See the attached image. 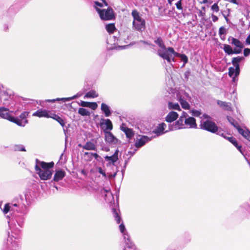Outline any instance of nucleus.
<instances>
[{
	"instance_id": "nucleus-55",
	"label": "nucleus",
	"mask_w": 250,
	"mask_h": 250,
	"mask_svg": "<svg viewBox=\"0 0 250 250\" xmlns=\"http://www.w3.org/2000/svg\"><path fill=\"white\" fill-rule=\"evenodd\" d=\"M128 160H129V159H128L127 160H125L124 166V167H123V169H122V173L123 175H124V173L125 172V170L126 166L127 165V163L128 162Z\"/></svg>"
},
{
	"instance_id": "nucleus-23",
	"label": "nucleus",
	"mask_w": 250,
	"mask_h": 250,
	"mask_svg": "<svg viewBox=\"0 0 250 250\" xmlns=\"http://www.w3.org/2000/svg\"><path fill=\"white\" fill-rule=\"evenodd\" d=\"M177 100H181V99L184 100L190 101L191 97L189 94L185 91H181L176 94Z\"/></svg>"
},
{
	"instance_id": "nucleus-1",
	"label": "nucleus",
	"mask_w": 250,
	"mask_h": 250,
	"mask_svg": "<svg viewBox=\"0 0 250 250\" xmlns=\"http://www.w3.org/2000/svg\"><path fill=\"white\" fill-rule=\"evenodd\" d=\"M12 210L14 212L8 221L11 234L8 232V237L4 246L12 250L18 246L21 228L24 225L25 216L29 211V208L24 203L23 199L20 197L13 200L11 204L8 203L4 205L3 212L5 214Z\"/></svg>"
},
{
	"instance_id": "nucleus-45",
	"label": "nucleus",
	"mask_w": 250,
	"mask_h": 250,
	"mask_svg": "<svg viewBox=\"0 0 250 250\" xmlns=\"http://www.w3.org/2000/svg\"><path fill=\"white\" fill-rule=\"evenodd\" d=\"M191 113L192 116L197 117H199L202 114V112L201 111L197 110L196 109L191 110Z\"/></svg>"
},
{
	"instance_id": "nucleus-26",
	"label": "nucleus",
	"mask_w": 250,
	"mask_h": 250,
	"mask_svg": "<svg viewBox=\"0 0 250 250\" xmlns=\"http://www.w3.org/2000/svg\"><path fill=\"white\" fill-rule=\"evenodd\" d=\"M97 171H98V172L100 173V174H101L104 178H105V179L107 178V176L105 172L104 171V170L103 169V168L101 167H97ZM117 173V171H116L113 174H111V173L109 174L108 175V178L109 179L114 178L116 176Z\"/></svg>"
},
{
	"instance_id": "nucleus-36",
	"label": "nucleus",
	"mask_w": 250,
	"mask_h": 250,
	"mask_svg": "<svg viewBox=\"0 0 250 250\" xmlns=\"http://www.w3.org/2000/svg\"><path fill=\"white\" fill-rule=\"evenodd\" d=\"M166 51L167 52V53H169L171 55H173L174 57L180 58L181 56L183 55V54H180L179 53L176 52L174 50V48L172 47H168Z\"/></svg>"
},
{
	"instance_id": "nucleus-46",
	"label": "nucleus",
	"mask_w": 250,
	"mask_h": 250,
	"mask_svg": "<svg viewBox=\"0 0 250 250\" xmlns=\"http://www.w3.org/2000/svg\"><path fill=\"white\" fill-rule=\"evenodd\" d=\"M175 5L178 10L183 11V7L182 6V0H179L175 3Z\"/></svg>"
},
{
	"instance_id": "nucleus-59",
	"label": "nucleus",
	"mask_w": 250,
	"mask_h": 250,
	"mask_svg": "<svg viewBox=\"0 0 250 250\" xmlns=\"http://www.w3.org/2000/svg\"><path fill=\"white\" fill-rule=\"evenodd\" d=\"M190 74V70H187L185 72L184 77L186 80H188Z\"/></svg>"
},
{
	"instance_id": "nucleus-42",
	"label": "nucleus",
	"mask_w": 250,
	"mask_h": 250,
	"mask_svg": "<svg viewBox=\"0 0 250 250\" xmlns=\"http://www.w3.org/2000/svg\"><path fill=\"white\" fill-rule=\"evenodd\" d=\"M106 29L109 33H112L115 29V27L114 24H108L106 25Z\"/></svg>"
},
{
	"instance_id": "nucleus-11",
	"label": "nucleus",
	"mask_w": 250,
	"mask_h": 250,
	"mask_svg": "<svg viewBox=\"0 0 250 250\" xmlns=\"http://www.w3.org/2000/svg\"><path fill=\"white\" fill-rule=\"evenodd\" d=\"M0 117L11 122H13L14 119V117L9 113V109L5 107H0Z\"/></svg>"
},
{
	"instance_id": "nucleus-28",
	"label": "nucleus",
	"mask_w": 250,
	"mask_h": 250,
	"mask_svg": "<svg viewBox=\"0 0 250 250\" xmlns=\"http://www.w3.org/2000/svg\"><path fill=\"white\" fill-rule=\"evenodd\" d=\"M102 193L103 194H104V198L106 201L109 202L110 201V198H111V200L113 199V196L112 193L110 191V189L104 188L103 190L102 191Z\"/></svg>"
},
{
	"instance_id": "nucleus-2",
	"label": "nucleus",
	"mask_w": 250,
	"mask_h": 250,
	"mask_svg": "<svg viewBox=\"0 0 250 250\" xmlns=\"http://www.w3.org/2000/svg\"><path fill=\"white\" fill-rule=\"evenodd\" d=\"M36 163L35 170L40 179L42 180L50 179L53 174L52 168L54 165V162L46 163L43 161H40L37 159Z\"/></svg>"
},
{
	"instance_id": "nucleus-48",
	"label": "nucleus",
	"mask_w": 250,
	"mask_h": 250,
	"mask_svg": "<svg viewBox=\"0 0 250 250\" xmlns=\"http://www.w3.org/2000/svg\"><path fill=\"white\" fill-rule=\"evenodd\" d=\"M227 140L231 143L234 146H238V143L236 139L233 137H228Z\"/></svg>"
},
{
	"instance_id": "nucleus-37",
	"label": "nucleus",
	"mask_w": 250,
	"mask_h": 250,
	"mask_svg": "<svg viewBox=\"0 0 250 250\" xmlns=\"http://www.w3.org/2000/svg\"><path fill=\"white\" fill-rule=\"evenodd\" d=\"M227 119L228 121L229 122V123L232 125H233L235 128L239 127V125L237 121H236L232 117L229 116H227Z\"/></svg>"
},
{
	"instance_id": "nucleus-3",
	"label": "nucleus",
	"mask_w": 250,
	"mask_h": 250,
	"mask_svg": "<svg viewBox=\"0 0 250 250\" xmlns=\"http://www.w3.org/2000/svg\"><path fill=\"white\" fill-rule=\"evenodd\" d=\"M228 41L230 43L235 46V47L233 49L231 46L229 44H222L223 46L222 48L227 54L229 55L233 54H238L242 52V49L244 48V45L239 40L229 36L228 38Z\"/></svg>"
},
{
	"instance_id": "nucleus-34",
	"label": "nucleus",
	"mask_w": 250,
	"mask_h": 250,
	"mask_svg": "<svg viewBox=\"0 0 250 250\" xmlns=\"http://www.w3.org/2000/svg\"><path fill=\"white\" fill-rule=\"evenodd\" d=\"M51 117H50V118H53L55 120L57 121L62 126L64 127L65 125V122L61 117L52 113H51Z\"/></svg>"
},
{
	"instance_id": "nucleus-62",
	"label": "nucleus",
	"mask_w": 250,
	"mask_h": 250,
	"mask_svg": "<svg viewBox=\"0 0 250 250\" xmlns=\"http://www.w3.org/2000/svg\"><path fill=\"white\" fill-rule=\"evenodd\" d=\"M139 42H142V43H143L144 44H147L149 46H153L154 45L151 43L148 42V41H146L141 40L139 41Z\"/></svg>"
},
{
	"instance_id": "nucleus-38",
	"label": "nucleus",
	"mask_w": 250,
	"mask_h": 250,
	"mask_svg": "<svg viewBox=\"0 0 250 250\" xmlns=\"http://www.w3.org/2000/svg\"><path fill=\"white\" fill-rule=\"evenodd\" d=\"M181 106L182 107L185 109H189L190 108V105L188 103V100H184L181 99V100H178Z\"/></svg>"
},
{
	"instance_id": "nucleus-33",
	"label": "nucleus",
	"mask_w": 250,
	"mask_h": 250,
	"mask_svg": "<svg viewBox=\"0 0 250 250\" xmlns=\"http://www.w3.org/2000/svg\"><path fill=\"white\" fill-rule=\"evenodd\" d=\"M167 108L169 110H180V107L179 104L177 103H173L172 102H168L167 103Z\"/></svg>"
},
{
	"instance_id": "nucleus-56",
	"label": "nucleus",
	"mask_w": 250,
	"mask_h": 250,
	"mask_svg": "<svg viewBox=\"0 0 250 250\" xmlns=\"http://www.w3.org/2000/svg\"><path fill=\"white\" fill-rule=\"evenodd\" d=\"M234 70H235V75H235L236 76H238L240 74V66L235 67Z\"/></svg>"
},
{
	"instance_id": "nucleus-25",
	"label": "nucleus",
	"mask_w": 250,
	"mask_h": 250,
	"mask_svg": "<svg viewBox=\"0 0 250 250\" xmlns=\"http://www.w3.org/2000/svg\"><path fill=\"white\" fill-rule=\"evenodd\" d=\"M238 132L242 135L245 138L247 139L250 142V131L247 129L246 130H244L242 128L240 127V125H239L238 127H237Z\"/></svg>"
},
{
	"instance_id": "nucleus-22",
	"label": "nucleus",
	"mask_w": 250,
	"mask_h": 250,
	"mask_svg": "<svg viewBox=\"0 0 250 250\" xmlns=\"http://www.w3.org/2000/svg\"><path fill=\"white\" fill-rule=\"evenodd\" d=\"M178 118V114L176 112L170 111L166 116L165 121L168 123H171L174 122Z\"/></svg>"
},
{
	"instance_id": "nucleus-57",
	"label": "nucleus",
	"mask_w": 250,
	"mask_h": 250,
	"mask_svg": "<svg viewBox=\"0 0 250 250\" xmlns=\"http://www.w3.org/2000/svg\"><path fill=\"white\" fill-rule=\"evenodd\" d=\"M20 238H21V237L20 236V238H19V243H18V247H17L16 248L14 249H8V248H6L5 246H4V244H3V248L5 250H16L17 249L19 248V245H20ZM5 242H6V240H5L4 242H3V243H4Z\"/></svg>"
},
{
	"instance_id": "nucleus-8",
	"label": "nucleus",
	"mask_w": 250,
	"mask_h": 250,
	"mask_svg": "<svg viewBox=\"0 0 250 250\" xmlns=\"http://www.w3.org/2000/svg\"><path fill=\"white\" fill-rule=\"evenodd\" d=\"M105 141L111 145L121 144V142L111 132L104 131Z\"/></svg>"
},
{
	"instance_id": "nucleus-24",
	"label": "nucleus",
	"mask_w": 250,
	"mask_h": 250,
	"mask_svg": "<svg viewBox=\"0 0 250 250\" xmlns=\"http://www.w3.org/2000/svg\"><path fill=\"white\" fill-rule=\"evenodd\" d=\"M80 95H79L78 94H77L71 97L57 98L56 99H52V100H46V102H49V103H54L55 101H61V100L63 102L70 101L72 100L78 98L79 96H80Z\"/></svg>"
},
{
	"instance_id": "nucleus-49",
	"label": "nucleus",
	"mask_w": 250,
	"mask_h": 250,
	"mask_svg": "<svg viewBox=\"0 0 250 250\" xmlns=\"http://www.w3.org/2000/svg\"><path fill=\"white\" fill-rule=\"evenodd\" d=\"M215 133L227 139L228 137L226 136V134L225 133L223 132L222 130L221 129H219L218 127L217 129V132H215Z\"/></svg>"
},
{
	"instance_id": "nucleus-20",
	"label": "nucleus",
	"mask_w": 250,
	"mask_h": 250,
	"mask_svg": "<svg viewBox=\"0 0 250 250\" xmlns=\"http://www.w3.org/2000/svg\"><path fill=\"white\" fill-rule=\"evenodd\" d=\"M217 104L224 110L232 111V105L230 103L217 100Z\"/></svg>"
},
{
	"instance_id": "nucleus-44",
	"label": "nucleus",
	"mask_w": 250,
	"mask_h": 250,
	"mask_svg": "<svg viewBox=\"0 0 250 250\" xmlns=\"http://www.w3.org/2000/svg\"><path fill=\"white\" fill-rule=\"evenodd\" d=\"M231 78V84L233 85V87H236L237 84V82L238 81V76H236L235 75H234V76H232Z\"/></svg>"
},
{
	"instance_id": "nucleus-40",
	"label": "nucleus",
	"mask_w": 250,
	"mask_h": 250,
	"mask_svg": "<svg viewBox=\"0 0 250 250\" xmlns=\"http://www.w3.org/2000/svg\"><path fill=\"white\" fill-rule=\"evenodd\" d=\"M13 150L16 151H26L25 147L22 145H16L13 146Z\"/></svg>"
},
{
	"instance_id": "nucleus-13",
	"label": "nucleus",
	"mask_w": 250,
	"mask_h": 250,
	"mask_svg": "<svg viewBox=\"0 0 250 250\" xmlns=\"http://www.w3.org/2000/svg\"><path fill=\"white\" fill-rule=\"evenodd\" d=\"M159 56L163 59L164 60H166L167 62L169 63L172 66H173V64L171 63V62H175V57L172 56L169 53H167V52L165 51V52H163V51H159Z\"/></svg>"
},
{
	"instance_id": "nucleus-31",
	"label": "nucleus",
	"mask_w": 250,
	"mask_h": 250,
	"mask_svg": "<svg viewBox=\"0 0 250 250\" xmlns=\"http://www.w3.org/2000/svg\"><path fill=\"white\" fill-rule=\"evenodd\" d=\"M132 16L133 18V21H136L137 22H140L143 21H145V20L142 19L139 15V13L137 11V10L134 9L132 11L131 13Z\"/></svg>"
},
{
	"instance_id": "nucleus-35",
	"label": "nucleus",
	"mask_w": 250,
	"mask_h": 250,
	"mask_svg": "<svg viewBox=\"0 0 250 250\" xmlns=\"http://www.w3.org/2000/svg\"><path fill=\"white\" fill-rule=\"evenodd\" d=\"M243 57L238 56L234 57L232 59V64L234 67L240 66L239 63L244 60Z\"/></svg>"
},
{
	"instance_id": "nucleus-4",
	"label": "nucleus",
	"mask_w": 250,
	"mask_h": 250,
	"mask_svg": "<svg viewBox=\"0 0 250 250\" xmlns=\"http://www.w3.org/2000/svg\"><path fill=\"white\" fill-rule=\"evenodd\" d=\"M95 9L98 13L100 18L103 20L109 21L115 18L114 11L110 7H108L107 9H100L96 7Z\"/></svg>"
},
{
	"instance_id": "nucleus-19",
	"label": "nucleus",
	"mask_w": 250,
	"mask_h": 250,
	"mask_svg": "<svg viewBox=\"0 0 250 250\" xmlns=\"http://www.w3.org/2000/svg\"><path fill=\"white\" fill-rule=\"evenodd\" d=\"M133 28L140 32H142L145 30L146 28V21H143L140 22H137L136 21H133L132 22Z\"/></svg>"
},
{
	"instance_id": "nucleus-21",
	"label": "nucleus",
	"mask_w": 250,
	"mask_h": 250,
	"mask_svg": "<svg viewBox=\"0 0 250 250\" xmlns=\"http://www.w3.org/2000/svg\"><path fill=\"white\" fill-rule=\"evenodd\" d=\"M78 146L87 150H96L97 148L96 145L90 141L87 142L84 145L79 144Z\"/></svg>"
},
{
	"instance_id": "nucleus-7",
	"label": "nucleus",
	"mask_w": 250,
	"mask_h": 250,
	"mask_svg": "<svg viewBox=\"0 0 250 250\" xmlns=\"http://www.w3.org/2000/svg\"><path fill=\"white\" fill-rule=\"evenodd\" d=\"M29 112L24 111L22 112L19 117H14L13 123H15L20 126H24L28 123L27 117Z\"/></svg>"
},
{
	"instance_id": "nucleus-39",
	"label": "nucleus",
	"mask_w": 250,
	"mask_h": 250,
	"mask_svg": "<svg viewBox=\"0 0 250 250\" xmlns=\"http://www.w3.org/2000/svg\"><path fill=\"white\" fill-rule=\"evenodd\" d=\"M78 113L83 116H89L90 114L87 109L82 107L79 108Z\"/></svg>"
},
{
	"instance_id": "nucleus-41",
	"label": "nucleus",
	"mask_w": 250,
	"mask_h": 250,
	"mask_svg": "<svg viewBox=\"0 0 250 250\" xmlns=\"http://www.w3.org/2000/svg\"><path fill=\"white\" fill-rule=\"evenodd\" d=\"M98 94L94 90H90L87 92L85 95V97L87 98H95L98 96Z\"/></svg>"
},
{
	"instance_id": "nucleus-12",
	"label": "nucleus",
	"mask_w": 250,
	"mask_h": 250,
	"mask_svg": "<svg viewBox=\"0 0 250 250\" xmlns=\"http://www.w3.org/2000/svg\"><path fill=\"white\" fill-rule=\"evenodd\" d=\"M154 137H148L147 136L143 135L141 138L135 143V146L137 148H140L144 146L146 144L150 141Z\"/></svg>"
},
{
	"instance_id": "nucleus-53",
	"label": "nucleus",
	"mask_w": 250,
	"mask_h": 250,
	"mask_svg": "<svg viewBox=\"0 0 250 250\" xmlns=\"http://www.w3.org/2000/svg\"><path fill=\"white\" fill-rule=\"evenodd\" d=\"M90 104H91L90 102H85L82 101L80 103V105L83 107H89L90 106Z\"/></svg>"
},
{
	"instance_id": "nucleus-64",
	"label": "nucleus",
	"mask_w": 250,
	"mask_h": 250,
	"mask_svg": "<svg viewBox=\"0 0 250 250\" xmlns=\"http://www.w3.org/2000/svg\"><path fill=\"white\" fill-rule=\"evenodd\" d=\"M246 44L248 45L250 44V34L248 36L246 40Z\"/></svg>"
},
{
	"instance_id": "nucleus-52",
	"label": "nucleus",
	"mask_w": 250,
	"mask_h": 250,
	"mask_svg": "<svg viewBox=\"0 0 250 250\" xmlns=\"http://www.w3.org/2000/svg\"><path fill=\"white\" fill-rule=\"evenodd\" d=\"M211 10L213 11L217 12L219 11V7L216 3H214L211 7Z\"/></svg>"
},
{
	"instance_id": "nucleus-16",
	"label": "nucleus",
	"mask_w": 250,
	"mask_h": 250,
	"mask_svg": "<svg viewBox=\"0 0 250 250\" xmlns=\"http://www.w3.org/2000/svg\"><path fill=\"white\" fill-rule=\"evenodd\" d=\"M52 113L50 111L46 109H39L32 114L33 116L38 117L39 118L45 117V118H50L51 117Z\"/></svg>"
},
{
	"instance_id": "nucleus-47",
	"label": "nucleus",
	"mask_w": 250,
	"mask_h": 250,
	"mask_svg": "<svg viewBox=\"0 0 250 250\" xmlns=\"http://www.w3.org/2000/svg\"><path fill=\"white\" fill-rule=\"evenodd\" d=\"M86 155H90L91 158L94 157L96 159H97V158L99 157V155L96 153H92V152H86L84 154V156L85 157Z\"/></svg>"
},
{
	"instance_id": "nucleus-27",
	"label": "nucleus",
	"mask_w": 250,
	"mask_h": 250,
	"mask_svg": "<svg viewBox=\"0 0 250 250\" xmlns=\"http://www.w3.org/2000/svg\"><path fill=\"white\" fill-rule=\"evenodd\" d=\"M101 109L104 113L105 117H109L111 115V112L110 109V107L105 103H103L101 104Z\"/></svg>"
},
{
	"instance_id": "nucleus-58",
	"label": "nucleus",
	"mask_w": 250,
	"mask_h": 250,
	"mask_svg": "<svg viewBox=\"0 0 250 250\" xmlns=\"http://www.w3.org/2000/svg\"><path fill=\"white\" fill-rule=\"evenodd\" d=\"M250 54V49L245 48L244 50V55L245 57L248 56Z\"/></svg>"
},
{
	"instance_id": "nucleus-14",
	"label": "nucleus",
	"mask_w": 250,
	"mask_h": 250,
	"mask_svg": "<svg viewBox=\"0 0 250 250\" xmlns=\"http://www.w3.org/2000/svg\"><path fill=\"white\" fill-rule=\"evenodd\" d=\"M185 128H197V125L196 119L192 117H187L185 119Z\"/></svg>"
},
{
	"instance_id": "nucleus-43",
	"label": "nucleus",
	"mask_w": 250,
	"mask_h": 250,
	"mask_svg": "<svg viewBox=\"0 0 250 250\" xmlns=\"http://www.w3.org/2000/svg\"><path fill=\"white\" fill-rule=\"evenodd\" d=\"M180 59L181 61L184 62L182 66V67L185 66V64L188 63V57L184 54H183V55L180 57Z\"/></svg>"
},
{
	"instance_id": "nucleus-61",
	"label": "nucleus",
	"mask_w": 250,
	"mask_h": 250,
	"mask_svg": "<svg viewBox=\"0 0 250 250\" xmlns=\"http://www.w3.org/2000/svg\"><path fill=\"white\" fill-rule=\"evenodd\" d=\"M136 151H137V149H135L133 151H128L127 155H130V157L128 159L130 158L135 153Z\"/></svg>"
},
{
	"instance_id": "nucleus-63",
	"label": "nucleus",
	"mask_w": 250,
	"mask_h": 250,
	"mask_svg": "<svg viewBox=\"0 0 250 250\" xmlns=\"http://www.w3.org/2000/svg\"><path fill=\"white\" fill-rule=\"evenodd\" d=\"M211 17H212V21L213 22H216L218 20V18L216 16H215L212 14Z\"/></svg>"
},
{
	"instance_id": "nucleus-15",
	"label": "nucleus",
	"mask_w": 250,
	"mask_h": 250,
	"mask_svg": "<svg viewBox=\"0 0 250 250\" xmlns=\"http://www.w3.org/2000/svg\"><path fill=\"white\" fill-rule=\"evenodd\" d=\"M167 125L165 123H162L159 124L153 130L152 132L156 135V136H159L164 134L165 133L169 131V129L166 131H164Z\"/></svg>"
},
{
	"instance_id": "nucleus-6",
	"label": "nucleus",
	"mask_w": 250,
	"mask_h": 250,
	"mask_svg": "<svg viewBox=\"0 0 250 250\" xmlns=\"http://www.w3.org/2000/svg\"><path fill=\"white\" fill-rule=\"evenodd\" d=\"M168 127L169 131H173L185 128V119L183 116H181L179 119L172 124H169Z\"/></svg>"
},
{
	"instance_id": "nucleus-29",
	"label": "nucleus",
	"mask_w": 250,
	"mask_h": 250,
	"mask_svg": "<svg viewBox=\"0 0 250 250\" xmlns=\"http://www.w3.org/2000/svg\"><path fill=\"white\" fill-rule=\"evenodd\" d=\"M124 236V239L125 241L126 246L129 249L133 248V244L130 241L129 235L127 232L122 233Z\"/></svg>"
},
{
	"instance_id": "nucleus-18",
	"label": "nucleus",
	"mask_w": 250,
	"mask_h": 250,
	"mask_svg": "<svg viewBox=\"0 0 250 250\" xmlns=\"http://www.w3.org/2000/svg\"><path fill=\"white\" fill-rule=\"evenodd\" d=\"M65 172L62 169L55 170L53 180L51 181V182H59V181L62 180V179L65 177Z\"/></svg>"
},
{
	"instance_id": "nucleus-17",
	"label": "nucleus",
	"mask_w": 250,
	"mask_h": 250,
	"mask_svg": "<svg viewBox=\"0 0 250 250\" xmlns=\"http://www.w3.org/2000/svg\"><path fill=\"white\" fill-rule=\"evenodd\" d=\"M154 42L156 43L160 48L157 51V54L159 56V51H163V52H165L166 51L167 47L165 44V43L161 37L156 38L154 40Z\"/></svg>"
},
{
	"instance_id": "nucleus-50",
	"label": "nucleus",
	"mask_w": 250,
	"mask_h": 250,
	"mask_svg": "<svg viewBox=\"0 0 250 250\" xmlns=\"http://www.w3.org/2000/svg\"><path fill=\"white\" fill-rule=\"evenodd\" d=\"M227 34L226 29L224 26H221L219 29V35H223Z\"/></svg>"
},
{
	"instance_id": "nucleus-5",
	"label": "nucleus",
	"mask_w": 250,
	"mask_h": 250,
	"mask_svg": "<svg viewBox=\"0 0 250 250\" xmlns=\"http://www.w3.org/2000/svg\"><path fill=\"white\" fill-rule=\"evenodd\" d=\"M200 126L201 129L213 133L217 132V125L214 122L210 120L201 121Z\"/></svg>"
},
{
	"instance_id": "nucleus-30",
	"label": "nucleus",
	"mask_w": 250,
	"mask_h": 250,
	"mask_svg": "<svg viewBox=\"0 0 250 250\" xmlns=\"http://www.w3.org/2000/svg\"><path fill=\"white\" fill-rule=\"evenodd\" d=\"M121 130L125 132L126 137L129 139L132 138L134 135L133 131L131 128L122 127Z\"/></svg>"
},
{
	"instance_id": "nucleus-9",
	"label": "nucleus",
	"mask_w": 250,
	"mask_h": 250,
	"mask_svg": "<svg viewBox=\"0 0 250 250\" xmlns=\"http://www.w3.org/2000/svg\"><path fill=\"white\" fill-rule=\"evenodd\" d=\"M100 126L103 130L104 133L105 132H110L113 129V125L109 119L102 118L100 120Z\"/></svg>"
},
{
	"instance_id": "nucleus-54",
	"label": "nucleus",
	"mask_w": 250,
	"mask_h": 250,
	"mask_svg": "<svg viewBox=\"0 0 250 250\" xmlns=\"http://www.w3.org/2000/svg\"><path fill=\"white\" fill-rule=\"evenodd\" d=\"M119 229H120V231L123 233H125V232H126V229H125V226L124 225V224L122 223H121L120 226H119Z\"/></svg>"
},
{
	"instance_id": "nucleus-51",
	"label": "nucleus",
	"mask_w": 250,
	"mask_h": 250,
	"mask_svg": "<svg viewBox=\"0 0 250 250\" xmlns=\"http://www.w3.org/2000/svg\"><path fill=\"white\" fill-rule=\"evenodd\" d=\"M228 74H229V76L230 77H232V76H234V75H235L234 68L232 67H229V69Z\"/></svg>"
},
{
	"instance_id": "nucleus-10",
	"label": "nucleus",
	"mask_w": 250,
	"mask_h": 250,
	"mask_svg": "<svg viewBox=\"0 0 250 250\" xmlns=\"http://www.w3.org/2000/svg\"><path fill=\"white\" fill-rule=\"evenodd\" d=\"M119 150L117 149L115 151L114 153L111 156H105L104 157V159L106 161L108 162L107 166H109L112 165L113 166H115V163L118 160V154H119Z\"/></svg>"
},
{
	"instance_id": "nucleus-60",
	"label": "nucleus",
	"mask_w": 250,
	"mask_h": 250,
	"mask_svg": "<svg viewBox=\"0 0 250 250\" xmlns=\"http://www.w3.org/2000/svg\"><path fill=\"white\" fill-rule=\"evenodd\" d=\"M91 104H90V106L89 107H90L91 109L94 110L97 107V104L96 103H90Z\"/></svg>"
},
{
	"instance_id": "nucleus-32",
	"label": "nucleus",
	"mask_w": 250,
	"mask_h": 250,
	"mask_svg": "<svg viewBox=\"0 0 250 250\" xmlns=\"http://www.w3.org/2000/svg\"><path fill=\"white\" fill-rule=\"evenodd\" d=\"M112 212L115 221L117 224H120L121 221V217L119 214V209L115 208H112Z\"/></svg>"
}]
</instances>
